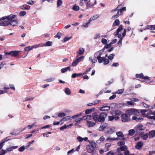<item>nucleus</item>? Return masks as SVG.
Listing matches in <instances>:
<instances>
[{
    "mask_svg": "<svg viewBox=\"0 0 155 155\" xmlns=\"http://www.w3.org/2000/svg\"><path fill=\"white\" fill-rule=\"evenodd\" d=\"M140 114L139 111L135 109H131L126 110L124 114H122L121 116V121L123 122H126L130 120V116L132 115H138Z\"/></svg>",
    "mask_w": 155,
    "mask_h": 155,
    "instance_id": "nucleus-1",
    "label": "nucleus"
},
{
    "mask_svg": "<svg viewBox=\"0 0 155 155\" xmlns=\"http://www.w3.org/2000/svg\"><path fill=\"white\" fill-rule=\"evenodd\" d=\"M107 116L106 113L102 112L99 115L96 112L92 114V118L96 122L103 123L105 121V118Z\"/></svg>",
    "mask_w": 155,
    "mask_h": 155,
    "instance_id": "nucleus-2",
    "label": "nucleus"
},
{
    "mask_svg": "<svg viewBox=\"0 0 155 155\" xmlns=\"http://www.w3.org/2000/svg\"><path fill=\"white\" fill-rule=\"evenodd\" d=\"M98 147V145L95 142H92L90 144L86 147L87 151L93 155L96 151L95 149Z\"/></svg>",
    "mask_w": 155,
    "mask_h": 155,
    "instance_id": "nucleus-3",
    "label": "nucleus"
},
{
    "mask_svg": "<svg viewBox=\"0 0 155 155\" xmlns=\"http://www.w3.org/2000/svg\"><path fill=\"white\" fill-rule=\"evenodd\" d=\"M116 134L118 137H120V138H119L117 137L116 138H111L110 137H109L106 139V140L107 141L109 140L114 141L116 140H126V138L124 137L123 133L122 132L120 131L117 132L116 133Z\"/></svg>",
    "mask_w": 155,
    "mask_h": 155,
    "instance_id": "nucleus-4",
    "label": "nucleus"
},
{
    "mask_svg": "<svg viewBox=\"0 0 155 155\" xmlns=\"http://www.w3.org/2000/svg\"><path fill=\"white\" fill-rule=\"evenodd\" d=\"M122 112L119 110H115L110 111L111 114L115 117V120L118 119L119 116L121 114Z\"/></svg>",
    "mask_w": 155,
    "mask_h": 155,
    "instance_id": "nucleus-5",
    "label": "nucleus"
},
{
    "mask_svg": "<svg viewBox=\"0 0 155 155\" xmlns=\"http://www.w3.org/2000/svg\"><path fill=\"white\" fill-rule=\"evenodd\" d=\"M21 52V51H11L9 52H5V55H11L12 56L14 57H16L18 56L20 53Z\"/></svg>",
    "mask_w": 155,
    "mask_h": 155,
    "instance_id": "nucleus-6",
    "label": "nucleus"
},
{
    "mask_svg": "<svg viewBox=\"0 0 155 155\" xmlns=\"http://www.w3.org/2000/svg\"><path fill=\"white\" fill-rule=\"evenodd\" d=\"M121 6V5H118L117 6V7L116 8H115L114 10H112L111 11V13L114 12L116 11L117 12L116 14L115 15H113L112 16V17L111 18L112 19H115V18H117L119 16V8Z\"/></svg>",
    "mask_w": 155,
    "mask_h": 155,
    "instance_id": "nucleus-7",
    "label": "nucleus"
},
{
    "mask_svg": "<svg viewBox=\"0 0 155 155\" xmlns=\"http://www.w3.org/2000/svg\"><path fill=\"white\" fill-rule=\"evenodd\" d=\"M96 3L97 2L96 0H89L87 3L86 9H87L89 8H92L94 5H96Z\"/></svg>",
    "mask_w": 155,
    "mask_h": 155,
    "instance_id": "nucleus-8",
    "label": "nucleus"
},
{
    "mask_svg": "<svg viewBox=\"0 0 155 155\" xmlns=\"http://www.w3.org/2000/svg\"><path fill=\"white\" fill-rule=\"evenodd\" d=\"M136 77L137 78H140L144 80L149 79V77L147 76H144L143 73L140 74H136Z\"/></svg>",
    "mask_w": 155,
    "mask_h": 155,
    "instance_id": "nucleus-9",
    "label": "nucleus"
},
{
    "mask_svg": "<svg viewBox=\"0 0 155 155\" xmlns=\"http://www.w3.org/2000/svg\"><path fill=\"white\" fill-rule=\"evenodd\" d=\"M39 45H38V44L34 45L31 47L28 46L25 48V51H28L34 48H36L39 47Z\"/></svg>",
    "mask_w": 155,
    "mask_h": 155,
    "instance_id": "nucleus-10",
    "label": "nucleus"
},
{
    "mask_svg": "<svg viewBox=\"0 0 155 155\" xmlns=\"http://www.w3.org/2000/svg\"><path fill=\"white\" fill-rule=\"evenodd\" d=\"M143 143V142L140 141L136 143V145L135 146V148L139 150L142 148Z\"/></svg>",
    "mask_w": 155,
    "mask_h": 155,
    "instance_id": "nucleus-11",
    "label": "nucleus"
},
{
    "mask_svg": "<svg viewBox=\"0 0 155 155\" xmlns=\"http://www.w3.org/2000/svg\"><path fill=\"white\" fill-rule=\"evenodd\" d=\"M38 45H39V47H41L43 46H50L52 45V42L49 41L46 42L45 44H44L42 43H39Z\"/></svg>",
    "mask_w": 155,
    "mask_h": 155,
    "instance_id": "nucleus-12",
    "label": "nucleus"
},
{
    "mask_svg": "<svg viewBox=\"0 0 155 155\" xmlns=\"http://www.w3.org/2000/svg\"><path fill=\"white\" fill-rule=\"evenodd\" d=\"M110 107L109 106L103 105V106L100 107V110L101 111H107L110 109Z\"/></svg>",
    "mask_w": 155,
    "mask_h": 155,
    "instance_id": "nucleus-13",
    "label": "nucleus"
},
{
    "mask_svg": "<svg viewBox=\"0 0 155 155\" xmlns=\"http://www.w3.org/2000/svg\"><path fill=\"white\" fill-rule=\"evenodd\" d=\"M127 149V147L126 146H124L120 147L118 148L117 149V152H119L121 151H125Z\"/></svg>",
    "mask_w": 155,
    "mask_h": 155,
    "instance_id": "nucleus-14",
    "label": "nucleus"
},
{
    "mask_svg": "<svg viewBox=\"0 0 155 155\" xmlns=\"http://www.w3.org/2000/svg\"><path fill=\"white\" fill-rule=\"evenodd\" d=\"M0 21V26H7L9 25V21Z\"/></svg>",
    "mask_w": 155,
    "mask_h": 155,
    "instance_id": "nucleus-15",
    "label": "nucleus"
},
{
    "mask_svg": "<svg viewBox=\"0 0 155 155\" xmlns=\"http://www.w3.org/2000/svg\"><path fill=\"white\" fill-rule=\"evenodd\" d=\"M148 134L149 139L154 137H155V130H150L149 131Z\"/></svg>",
    "mask_w": 155,
    "mask_h": 155,
    "instance_id": "nucleus-16",
    "label": "nucleus"
},
{
    "mask_svg": "<svg viewBox=\"0 0 155 155\" xmlns=\"http://www.w3.org/2000/svg\"><path fill=\"white\" fill-rule=\"evenodd\" d=\"M9 25L12 26H17L18 25L17 21L15 20H13L12 21H9Z\"/></svg>",
    "mask_w": 155,
    "mask_h": 155,
    "instance_id": "nucleus-17",
    "label": "nucleus"
},
{
    "mask_svg": "<svg viewBox=\"0 0 155 155\" xmlns=\"http://www.w3.org/2000/svg\"><path fill=\"white\" fill-rule=\"evenodd\" d=\"M107 126V124L106 123H104L100 125L99 128L100 130L103 131L106 128Z\"/></svg>",
    "mask_w": 155,
    "mask_h": 155,
    "instance_id": "nucleus-18",
    "label": "nucleus"
},
{
    "mask_svg": "<svg viewBox=\"0 0 155 155\" xmlns=\"http://www.w3.org/2000/svg\"><path fill=\"white\" fill-rule=\"evenodd\" d=\"M84 52V50L83 48H80L79 49L78 52V53L77 57L83 54Z\"/></svg>",
    "mask_w": 155,
    "mask_h": 155,
    "instance_id": "nucleus-19",
    "label": "nucleus"
},
{
    "mask_svg": "<svg viewBox=\"0 0 155 155\" xmlns=\"http://www.w3.org/2000/svg\"><path fill=\"white\" fill-rule=\"evenodd\" d=\"M87 124L88 127H92L95 126V123L91 121H88L87 123Z\"/></svg>",
    "mask_w": 155,
    "mask_h": 155,
    "instance_id": "nucleus-20",
    "label": "nucleus"
},
{
    "mask_svg": "<svg viewBox=\"0 0 155 155\" xmlns=\"http://www.w3.org/2000/svg\"><path fill=\"white\" fill-rule=\"evenodd\" d=\"M68 70H69V71H71L70 66L61 69V71L62 73H64L67 71Z\"/></svg>",
    "mask_w": 155,
    "mask_h": 155,
    "instance_id": "nucleus-21",
    "label": "nucleus"
},
{
    "mask_svg": "<svg viewBox=\"0 0 155 155\" xmlns=\"http://www.w3.org/2000/svg\"><path fill=\"white\" fill-rule=\"evenodd\" d=\"M133 120H135L137 121L141 122L143 120V119L140 117H137L136 116H134L132 118Z\"/></svg>",
    "mask_w": 155,
    "mask_h": 155,
    "instance_id": "nucleus-22",
    "label": "nucleus"
},
{
    "mask_svg": "<svg viewBox=\"0 0 155 155\" xmlns=\"http://www.w3.org/2000/svg\"><path fill=\"white\" fill-rule=\"evenodd\" d=\"M30 6L25 4L21 6V8L23 10H29L30 8Z\"/></svg>",
    "mask_w": 155,
    "mask_h": 155,
    "instance_id": "nucleus-23",
    "label": "nucleus"
},
{
    "mask_svg": "<svg viewBox=\"0 0 155 155\" xmlns=\"http://www.w3.org/2000/svg\"><path fill=\"white\" fill-rule=\"evenodd\" d=\"M99 15L98 14H96L94 15L90 18L89 19L90 21H92L96 19L99 17Z\"/></svg>",
    "mask_w": 155,
    "mask_h": 155,
    "instance_id": "nucleus-24",
    "label": "nucleus"
},
{
    "mask_svg": "<svg viewBox=\"0 0 155 155\" xmlns=\"http://www.w3.org/2000/svg\"><path fill=\"white\" fill-rule=\"evenodd\" d=\"M18 147V146H17L9 147L6 149V152H10L14 149L17 148Z\"/></svg>",
    "mask_w": 155,
    "mask_h": 155,
    "instance_id": "nucleus-25",
    "label": "nucleus"
},
{
    "mask_svg": "<svg viewBox=\"0 0 155 155\" xmlns=\"http://www.w3.org/2000/svg\"><path fill=\"white\" fill-rule=\"evenodd\" d=\"M92 117V116L91 115H87L84 116L82 117H83V119H84V120H91V119Z\"/></svg>",
    "mask_w": 155,
    "mask_h": 155,
    "instance_id": "nucleus-26",
    "label": "nucleus"
},
{
    "mask_svg": "<svg viewBox=\"0 0 155 155\" xmlns=\"http://www.w3.org/2000/svg\"><path fill=\"white\" fill-rule=\"evenodd\" d=\"M7 138V137L5 139L2 140V142L0 143V149H1L2 148L3 146V144L5 142L7 141L8 140H10V139L6 140Z\"/></svg>",
    "mask_w": 155,
    "mask_h": 155,
    "instance_id": "nucleus-27",
    "label": "nucleus"
},
{
    "mask_svg": "<svg viewBox=\"0 0 155 155\" xmlns=\"http://www.w3.org/2000/svg\"><path fill=\"white\" fill-rule=\"evenodd\" d=\"M82 75V73H74L71 76L72 78H75L76 77H78L79 76H81Z\"/></svg>",
    "mask_w": 155,
    "mask_h": 155,
    "instance_id": "nucleus-28",
    "label": "nucleus"
},
{
    "mask_svg": "<svg viewBox=\"0 0 155 155\" xmlns=\"http://www.w3.org/2000/svg\"><path fill=\"white\" fill-rule=\"evenodd\" d=\"M148 136L149 137V134L147 133L143 135L141 138L142 140H145L147 139Z\"/></svg>",
    "mask_w": 155,
    "mask_h": 155,
    "instance_id": "nucleus-29",
    "label": "nucleus"
},
{
    "mask_svg": "<svg viewBox=\"0 0 155 155\" xmlns=\"http://www.w3.org/2000/svg\"><path fill=\"white\" fill-rule=\"evenodd\" d=\"M123 29V26L122 25H120L118 28L116 30V33L115 35H117Z\"/></svg>",
    "mask_w": 155,
    "mask_h": 155,
    "instance_id": "nucleus-30",
    "label": "nucleus"
},
{
    "mask_svg": "<svg viewBox=\"0 0 155 155\" xmlns=\"http://www.w3.org/2000/svg\"><path fill=\"white\" fill-rule=\"evenodd\" d=\"M98 61V62L99 63H102L104 61V59H105L104 57H101V56L98 57V58L97 59Z\"/></svg>",
    "mask_w": 155,
    "mask_h": 155,
    "instance_id": "nucleus-31",
    "label": "nucleus"
},
{
    "mask_svg": "<svg viewBox=\"0 0 155 155\" xmlns=\"http://www.w3.org/2000/svg\"><path fill=\"white\" fill-rule=\"evenodd\" d=\"M114 130L112 129L111 128H110L106 131V133L107 134H112L114 133Z\"/></svg>",
    "mask_w": 155,
    "mask_h": 155,
    "instance_id": "nucleus-32",
    "label": "nucleus"
},
{
    "mask_svg": "<svg viewBox=\"0 0 155 155\" xmlns=\"http://www.w3.org/2000/svg\"><path fill=\"white\" fill-rule=\"evenodd\" d=\"M120 24V21L119 19H116L113 23V26H118Z\"/></svg>",
    "mask_w": 155,
    "mask_h": 155,
    "instance_id": "nucleus-33",
    "label": "nucleus"
},
{
    "mask_svg": "<svg viewBox=\"0 0 155 155\" xmlns=\"http://www.w3.org/2000/svg\"><path fill=\"white\" fill-rule=\"evenodd\" d=\"M147 111V110H143L140 111V112L143 117H145L147 116V115L145 113V112Z\"/></svg>",
    "mask_w": 155,
    "mask_h": 155,
    "instance_id": "nucleus-34",
    "label": "nucleus"
},
{
    "mask_svg": "<svg viewBox=\"0 0 155 155\" xmlns=\"http://www.w3.org/2000/svg\"><path fill=\"white\" fill-rule=\"evenodd\" d=\"M71 118V117L70 116H67L64 117L61 119L60 121L63 120V121H66L67 120H69Z\"/></svg>",
    "mask_w": 155,
    "mask_h": 155,
    "instance_id": "nucleus-35",
    "label": "nucleus"
},
{
    "mask_svg": "<svg viewBox=\"0 0 155 155\" xmlns=\"http://www.w3.org/2000/svg\"><path fill=\"white\" fill-rule=\"evenodd\" d=\"M148 27L146 29H150L151 30H155V25H150V26L147 25Z\"/></svg>",
    "mask_w": 155,
    "mask_h": 155,
    "instance_id": "nucleus-36",
    "label": "nucleus"
},
{
    "mask_svg": "<svg viewBox=\"0 0 155 155\" xmlns=\"http://www.w3.org/2000/svg\"><path fill=\"white\" fill-rule=\"evenodd\" d=\"M143 125H137V127L136 129H137V131H138V130H144V129L143 128Z\"/></svg>",
    "mask_w": 155,
    "mask_h": 155,
    "instance_id": "nucleus-37",
    "label": "nucleus"
},
{
    "mask_svg": "<svg viewBox=\"0 0 155 155\" xmlns=\"http://www.w3.org/2000/svg\"><path fill=\"white\" fill-rule=\"evenodd\" d=\"M65 92L67 95H70L71 94V91L68 88H65Z\"/></svg>",
    "mask_w": 155,
    "mask_h": 155,
    "instance_id": "nucleus-38",
    "label": "nucleus"
},
{
    "mask_svg": "<svg viewBox=\"0 0 155 155\" xmlns=\"http://www.w3.org/2000/svg\"><path fill=\"white\" fill-rule=\"evenodd\" d=\"M79 62L78 60L76 59L73 61L72 64V65L73 66H76L78 64Z\"/></svg>",
    "mask_w": 155,
    "mask_h": 155,
    "instance_id": "nucleus-39",
    "label": "nucleus"
},
{
    "mask_svg": "<svg viewBox=\"0 0 155 155\" xmlns=\"http://www.w3.org/2000/svg\"><path fill=\"white\" fill-rule=\"evenodd\" d=\"M62 1L61 0H58L57 1V7H58L61 6L62 3Z\"/></svg>",
    "mask_w": 155,
    "mask_h": 155,
    "instance_id": "nucleus-40",
    "label": "nucleus"
},
{
    "mask_svg": "<svg viewBox=\"0 0 155 155\" xmlns=\"http://www.w3.org/2000/svg\"><path fill=\"white\" fill-rule=\"evenodd\" d=\"M135 130L134 129H131L129 131V134L130 136H133L135 133Z\"/></svg>",
    "mask_w": 155,
    "mask_h": 155,
    "instance_id": "nucleus-41",
    "label": "nucleus"
},
{
    "mask_svg": "<svg viewBox=\"0 0 155 155\" xmlns=\"http://www.w3.org/2000/svg\"><path fill=\"white\" fill-rule=\"evenodd\" d=\"M94 109L95 108H94L92 109H87L85 111V113L87 114H89L93 110H94Z\"/></svg>",
    "mask_w": 155,
    "mask_h": 155,
    "instance_id": "nucleus-42",
    "label": "nucleus"
},
{
    "mask_svg": "<svg viewBox=\"0 0 155 155\" xmlns=\"http://www.w3.org/2000/svg\"><path fill=\"white\" fill-rule=\"evenodd\" d=\"M72 9L74 11H77L79 10V7L78 6L74 5L73 6Z\"/></svg>",
    "mask_w": 155,
    "mask_h": 155,
    "instance_id": "nucleus-43",
    "label": "nucleus"
},
{
    "mask_svg": "<svg viewBox=\"0 0 155 155\" xmlns=\"http://www.w3.org/2000/svg\"><path fill=\"white\" fill-rule=\"evenodd\" d=\"M66 115V114L64 113H60L58 114V116L60 117H62Z\"/></svg>",
    "mask_w": 155,
    "mask_h": 155,
    "instance_id": "nucleus-44",
    "label": "nucleus"
},
{
    "mask_svg": "<svg viewBox=\"0 0 155 155\" xmlns=\"http://www.w3.org/2000/svg\"><path fill=\"white\" fill-rule=\"evenodd\" d=\"M111 44L110 43L108 44H107L104 47V49H107L110 48L111 47Z\"/></svg>",
    "mask_w": 155,
    "mask_h": 155,
    "instance_id": "nucleus-45",
    "label": "nucleus"
},
{
    "mask_svg": "<svg viewBox=\"0 0 155 155\" xmlns=\"http://www.w3.org/2000/svg\"><path fill=\"white\" fill-rule=\"evenodd\" d=\"M125 144V142L124 141H120L118 142L117 143V145L118 146H121L124 145Z\"/></svg>",
    "mask_w": 155,
    "mask_h": 155,
    "instance_id": "nucleus-46",
    "label": "nucleus"
},
{
    "mask_svg": "<svg viewBox=\"0 0 155 155\" xmlns=\"http://www.w3.org/2000/svg\"><path fill=\"white\" fill-rule=\"evenodd\" d=\"M126 8L125 7H124L121 8H120V7L119 8V11L120 13H122L123 11H125L126 10Z\"/></svg>",
    "mask_w": 155,
    "mask_h": 155,
    "instance_id": "nucleus-47",
    "label": "nucleus"
},
{
    "mask_svg": "<svg viewBox=\"0 0 155 155\" xmlns=\"http://www.w3.org/2000/svg\"><path fill=\"white\" fill-rule=\"evenodd\" d=\"M101 42L104 45H106L107 43V40L104 38H102L101 39Z\"/></svg>",
    "mask_w": 155,
    "mask_h": 155,
    "instance_id": "nucleus-48",
    "label": "nucleus"
},
{
    "mask_svg": "<svg viewBox=\"0 0 155 155\" xmlns=\"http://www.w3.org/2000/svg\"><path fill=\"white\" fill-rule=\"evenodd\" d=\"M115 56L114 54H110V55L108 57V59L110 60H111L114 58V57Z\"/></svg>",
    "mask_w": 155,
    "mask_h": 155,
    "instance_id": "nucleus-49",
    "label": "nucleus"
},
{
    "mask_svg": "<svg viewBox=\"0 0 155 155\" xmlns=\"http://www.w3.org/2000/svg\"><path fill=\"white\" fill-rule=\"evenodd\" d=\"M34 97H31V98H30L28 97H26L25 98V100L23 101V102H26L27 101L32 100L34 99Z\"/></svg>",
    "mask_w": 155,
    "mask_h": 155,
    "instance_id": "nucleus-50",
    "label": "nucleus"
},
{
    "mask_svg": "<svg viewBox=\"0 0 155 155\" xmlns=\"http://www.w3.org/2000/svg\"><path fill=\"white\" fill-rule=\"evenodd\" d=\"M104 61V65L107 64L109 62V61L108 60V59H106L105 58V59H104V61Z\"/></svg>",
    "mask_w": 155,
    "mask_h": 155,
    "instance_id": "nucleus-51",
    "label": "nucleus"
},
{
    "mask_svg": "<svg viewBox=\"0 0 155 155\" xmlns=\"http://www.w3.org/2000/svg\"><path fill=\"white\" fill-rule=\"evenodd\" d=\"M26 12L25 11H21L19 12V15L21 16H24L26 15Z\"/></svg>",
    "mask_w": 155,
    "mask_h": 155,
    "instance_id": "nucleus-52",
    "label": "nucleus"
},
{
    "mask_svg": "<svg viewBox=\"0 0 155 155\" xmlns=\"http://www.w3.org/2000/svg\"><path fill=\"white\" fill-rule=\"evenodd\" d=\"M100 35L99 33L96 34L94 35V39H96L97 38H99L100 37Z\"/></svg>",
    "mask_w": 155,
    "mask_h": 155,
    "instance_id": "nucleus-53",
    "label": "nucleus"
},
{
    "mask_svg": "<svg viewBox=\"0 0 155 155\" xmlns=\"http://www.w3.org/2000/svg\"><path fill=\"white\" fill-rule=\"evenodd\" d=\"M91 22L89 20L87 22L84 23L83 24L84 27L86 28L88 27V25Z\"/></svg>",
    "mask_w": 155,
    "mask_h": 155,
    "instance_id": "nucleus-54",
    "label": "nucleus"
},
{
    "mask_svg": "<svg viewBox=\"0 0 155 155\" xmlns=\"http://www.w3.org/2000/svg\"><path fill=\"white\" fill-rule=\"evenodd\" d=\"M124 89H120L118 90L117 92V94H122L124 92Z\"/></svg>",
    "mask_w": 155,
    "mask_h": 155,
    "instance_id": "nucleus-55",
    "label": "nucleus"
},
{
    "mask_svg": "<svg viewBox=\"0 0 155 155\" xmlns=\"http://www.w3.org/2000/svg\"><path fill=\"white\" fill-rule=\"evenodd\" d=\"M143 130H140L138 131H137V129H136V132L137 134L139 135H141L142 134L143 132H142Z\"/></svg>",
    "mask_w": 155,
    "mask_h": 155,
    "instance_id": "nucleus-56",
    "label": "nucleus"
},
{
    "mask_svg": "<svg viewBox=\"0 0 155 155\" xmlns=\"http://www.w3.org/2000/svg\"><path fill=\"white\" fill-rule=\"evenodd\" d=\"M123 39V37L121 38L117 42V44L118 45H120V46H121L122 45V42Z\"/></svg>",
    "mask_w": 155,
    "mask_h": 155,
    "instance_id": "nucleus-57",
    "label": "nucleus"
},
{
    "mask_svg": "<svg viewBox=\"0 0 155 155\" xmlns=\"http://www.w3.org/2000/svg\"><path fill=\"white\" fill-rule=\"evenodd\" d=\"M81 115H82V114L81 113H80V114H77V115H74L72 117H71V119H73V118H74L78 117H79L80 116H81Z\"/></svg>",
    "mask_w": 155,
    "mask_h": 155,
    "instance_id": "nucleus-58",
    "label": "nucleus"
},
{
    "mask_svg": "<svg viewBox=\"0 0 155 155\" xmlns=\"http://www.w3.org/2000/svg\"><path fill=\"white\" fill-rule=\"evenodd\" d=\"M115 118V117L113 116H108V120L109 121H112L114 120Z\"/></svg>",
    "mask_w": 155,
    "mask_h": 155,
    "instance_id": "nucleus-59",
    "label": "nucleus"
},
{
    "mask_svg": "<svg viewBox=\"0 0 155 155\" xmlns=\"http://www.w3.org/2000/svg\"><path fill=\"white\" fill-rule=\"evenodd\" d=\"M104 49L103 48L102 50H99L97 51L98 53H99V55H100L101 56L102 54L104 52Z\"/></svg>",
    "mask_w": 155,
    "mask_h": 155,
    "instance_id": "nucleus-60",
    "label": "nucleus"
},
{
    "mask_svg": "<svg viewBox=\"0 0 155 155\" xmlns=\"http://www.w3.org/2000/svg\"><path fill=\"white\" fill-rule=\"evenodd\" d=\"M119 65V64L118 63L114 62L112 64L111 66L112 67H117Z\"/></svg>",
    "mask_w": 155,
    "mask_h": 155,
    "instance_id": "nucleus-61",
    "label": "nucleus"
},
{
    "mask_svg": "<svg viewBox=\"0 0 155 155\" xmlns=\"http://www.w3.org/2000/svg\"><path fill=\"white\" fill-rule=\"evenodd\" d=\"M111 144L110 143H107L105 144V147L109 149L111 146Z\"/></svg>",
    "mask_w": 155,
    "mask_h": 155,
    "instance_id": "nucleus-62",
    "label": "nucleus"
},
{
    "mask_svg": "<svg viewBox=\"0 0 155 155\" xmlns=\"http://www.w3.org/2000/svg\"><path fill=\"white\" fill-rule=\"evenodd\" d=\"M77 139L80 142H82L83 140V138L80 136L78 137H77Z\"/></svg>",
    "mask_w": 155,
    "mask_h": 155,
    "instance_id": "nucleus-63",
    "label": "nucleus"
},
{
    "mask_svg": "<svg viewBox=\"0 0 155 155\" xmlns=\"http://www.w3.org/2000/svg\"><path fill=\"white\" fill-rule=\"evenodd\" d=\"M106 155H114V154L112 151H110L107 153Z\"/></svg>",
    "mask_w": 155,
    "mask_h": 155,
    "instance_id": "nucleus-64",
    "label": "nucleus"
}]
</instances>
